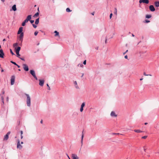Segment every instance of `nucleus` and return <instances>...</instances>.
<instances>
[{
  "instance_id": "64",
  "label": "nucleus",
  "mask_w": 159,
  "mask_h": 159,
  "mask_svg": "<svg viewBox=\"0 0 159 159\" xmlns=\"http://www.w3.org/2000/svg\"><path fill=\"white\" fill-rule=\"evenodd\" d=\"M143 79V78H141V79H140V80H142Z\"/></svg>"
},
{
  "instance_id": "45",
  "label": "nucleus",
  "mask_w": 159,
  "mask_h": 159,
  "mask_svg": "<svg viewBox=\"0 0 159 159\" xmlns=\"http://www.w3.org/2000/svg\"><path fill=\"white\" fill-rule=\"evenodd\" d=\"M20 133L21 134V135H22L23 134V132L22 130H21L20 131Z\"/></svg>"
},
{
  "instance_id": "9",
  "label": "nucleus",
  "mask_w": 159,
  "mask_h": 159,
  "mask_svg": "<svg viewBox=\"0 0 159 159\" xmlns=\"http://www.w3.org/2000/svg\"><path fill=\"white\" fill-rule=\"evenodd\" d=\"M139 2L140 3H143L146 4H148L149 2V1L148 0H139Z\"/></svg>"
},
{
  "instance_id": "50",
  "label": "nucleus",
  "mask_w": 159,
  "mask_h": 159,
  "mask_svg": "<svg viewBox=\"0 0 159 159\" xmlns=\"http://www.w3.org/2000/svg\"><path fill=\"white\" fill-rule=\"evenodd\" d=\"M94 12H93L92 13H91V14L93 16L94 15Z\"/></svg>"
},
{
  "instance_id": "11",
  "label": "nucleus",
  "mask_w": 159,
  "mask_h": 159,
  "mask_svg": "<svg viewBox=\"0 0 159 159\" xmlns=\"http://www.w3.org/2000/svg\"><path fill=\"white\" fill-rule=\"evenodd\" d=\"M17 147L18 148H19L20 149H22V146L20 145V142L19 140H18L17 143Z\"/></svg>"
},
{
  "instance_id": "22",
  "label": "nucleus",
  "mask_w": 159,
  "mask_h": 159,
  "mask_svg": "<svg viewBox=\"0 0 159 159\" xmlns=\"http://www.w3.org/2000/svg\"><path fill=\"white\" fill-rule=\"evenodd\" d=\"M134 131L135 132H137V133H141V132H142V131H141V130H139V129H134Z\"/></svg>"
},
{
  "instance_id": "48",
  "label": "nucleus",
  "mask_w": 159,
  "mask_h": 159,
  "mask_svg": "<svg viewBox=\"0 0 159 159\" xmlns=\"http://www.w3.org/2000/svg\"><path fill=\"white\" fill-rule=\"evenodd\" d=\"M125 59H127V58H128V56H127V55H125Z\"/></svg>"
},
{
  "instance_id": "13",
  "label": "nucleus",
  "mask_w": 159,
  "mask_h": 159,
  "mask_svg": "<svg viewBox=\"0 0 159 159\" xmlns=\"http://www.w3.org/2000/svg\"><path fill=\"white\" fill-rule=\"evenodd\" d=\"M23 29V27H20L19 28V30L17 32V34H21V33H23V32H22Z\"/></svg>"
},
{
  "instance_id": "52",
  "label": "nucleus",
  "mask_w": 159,
  "mask_h": 159,
  "mask_svg": "<svg viewBox=\"0 0 159 159\" xmlns=\"http://www.w3.org/2000/svg\"><path fill=\"white\" fill-rule=\"evenodd\" d=\"M144 146L143 147V148H144V151L145 152H146V149L145 148H144Z\"/></svg>"
},
{
  "instance_id": "36",
  "label": "nucleus",
  "mask_w": 159,
  "mask_h": 159,
  "mask_svg": "<svg viewBox=\"0 0 159 159\" xmlns=\"http://www.w3.org/2000/svg\"><path fill=\"white\" fill-rule=\"evenodd\" d=\"M38 32L37 31H35L34 33V34L35 36H36L38 34Z\"/></svg>"
},
{
  "instance_id": "57",
  "label": "nucleus",
  "mask_w": 159,
  "mask_h": 159,
  "mask_svg": "<svg viewBox=\"0 0 159 159\" xmlns=\"http://www.w3.org/2000/svg\"><path fill=\"white\" fill-rule=\"evenodd\" d=\"M84 75V73H82V75L81 76V77H83Z\"/></svg>"
},
{
  "instance_id": "25",
  "label": "nucleus",
  "mask_w": 159,
  "mask_h": 159,
  "mask_svg": "<svg viewBox=\"0 0 159 159\" xmlns=\"http://www.w3.org/2000/svg\"><path fill=\"white\" fill-rule=\"evenodd\" d=\"M114 13L116 15L117 14V8L115 7L114 8Z\"/></svg>"
},
{
  "instance_id": "61",
  "label": "nucleus",
  "mask_w": 159,
  "mask_h": 159,
  "mask_svg": "<svg viewBox=\"0 0 159 159\" xmlns=\"http://www.w3.org/2000/svg\"><path fill=\"white\" fill-rule=\"evenodd\" d=\"M1 1L2 2H4L5 1V0H1Z\"/></svg>"
},
{
  "instance_id": "16",
  "label": "nucleus",
  "mask_w": 159,
  "mask_h": 159,
  "mask_svg": "<svg viewBox=\"0 0 159 159\" xmlns=\"http://www.w3.org/2000/svg\"><path fill=\"white\" fill-rule=\"evenodd\" d=\"M72 157L73 159H79V157L77 155L74 154H72Z\"/></svg>"
},
{
  "instance_id": "56",
  "label": "nucleus",
  "mask_w": 159,
  "mask_h": 159,
  "mask_svg": "<svg viewBox=\"0 0 159 159\" xmlns=\"http://www.w3.org/2000/svg\"><path fill=\"white\" fill-rule=\"evenodd\" d=\"M1 71L2 72H3L4 71V70H3L2 69H1Z\"/></svg>"
},
{
  "instance_id": "12",
  "label": "nucleus",
  "mask_w": 159,
  "mask_h": 159,
  "mask_svg": "<svg viewBox=\"0 0 159 159\" xmlns=\"http://www.w3.org/2000/svg\"><path fill=\"white\" fill-rule=\"evenodd\" d=\"M39 84L41 86H43L44 82V80H39Z\"/></svg>"
},
{
  "instance_id": "7",
  "label": "nucleus",
  "mask_w": 159,
  "mask_h": 159,
  "mask_svg": "<svg viewBox=\"0 0 159 159\" xmlns=\"http://www.w3.org/2000/svg\"><path fill=\"white\" fill-rule=\"evenodd\" d=\"M5 54L3 52V50L2 49H0V57L3 58Z\"/></svg>"
},
{
  "instance_id": "31",
  "label": "nucleus",
  "mask_w": 159,
  "mask_h": 159,
  "mask_svg": "<svg viewBox=\"0 0 159 159\" xmlns=\"http://www.w3.org/2000/svg\"><path fill=\"white\" fill-rule=\"evenodd\" d=\"M150 22V20H147V19L145 20L144 21L145 23H148L149 22Z\"/></svg>"
},
{
  "instance_id": "6",
  "label": "nucleus",
  "mask_w": 159,
  "mask_h": 159,
  "mask_svg": "<svg viewBox=\"0 0 159 159\" xmlns=\"http://www.w3.org/2000/svg\"><path fill=\"white\" fill-rule=\"evenodd\" d=\"M11 132L10 131H9L7 133L6 135H5L4 136V138L3 139V140H7L8 138H9V135L10 134Z\"/></svg>"
},
{
  "instance_id": "34",
  "label": "nucleus",
  "mask_w": 159,
  "mask_h": 159,
  "mask_svg": "<svg viewBox=\"0 0 159 159\" xmlns=\"http://www.w3.org/2000/svg\"><path fill=\"white\" fill-rule=\"evenodd\" d=\"M47 86L48 87V90H50V87L48 85V84H47Z\"/></svg>"
},
{
  "instance_id": "44",
  "label": "nucleus",
  "mask_w": 159,
  "mask_h": 159,
  "mask_svg": "<svg viewBox=\"0 0 159 159\" xmlns=\"http://www.w3.org/2000/svg\"><path fill=\"white\" fill-rule=\"evenodd\" d=\"M19 58H20L21 60H22V61H25V59L24 58H21V57H20Z\"/></svg>"
},
{
  "instance_id": "8",
  "label": "nucleus",
  "mask_w": 159,
  "mask_h": 159,
  "mask_svg": "<svg viewBox=\"0 0 159 159\" xmlns=\"http://www.w3.org/2000/svg\"><path fill=\"white\" fill-rule=\"evenodd\" d=\"M149 8L150 10L151 11L153 12L155 10V8L153 5H150Z\"/></svg>"
},
{
  "instance_id": "18",
  "label": "nucleus",
  "mask_w": 159,
  "mask_h": 159,
  "mask_svg": "<svg viewBox=\"0 0 159 159\" xmlns=\"http://www.w3.org/2000/svg\"><path fill=\"white\" fill-rule=\"evenodd\" d=\"M154 5L156 7H159V1H156L154 2Z\"/></svg>"
},
{
  "instance_id": "62",
  "label": "nucleus",
  "mask_w": 159,
  "mask_h": 159,
  "mask_svg": "<svg viewBox=\"0 0 159 159\" xmlns=\"http://www.w3.org/2000/svg\"><path fill=\"white\" fill-rule=\"evenodd\" d=\"M132 35L133 37H134L135 36L133 34H132Z\"/></svg>"
},
{
  "instance_id": "30",
  "label": "nucleus",
  "mask_w": 159,
  "mask_h": 159,
  "mask_svg": "<svg viewBox=\"0 0 159 159\" xmlns=\"http://www.w3.org/2000/svg\"><path fill=\"white\" fill-rule=\"evenodd\" d=\"M10 52L12 55H15V54L13 53V52H12V50L11 49H10Z\"/></svg>"
},
{
  "instance_id": "46",
  "label": "nucleus",
  "mask_w": 159,
  "mask_h": 159,
  "mask_svg": "<svg viewBox=\"0 0 159 159\" xmlns=\"http://www.w3.org/2000/svg\"><path fill=\"white\" fill-rule=\"evenodd\" d=\"M128 51V50H127L125 52L123 53V54L125 55L126 52H127Z\"/></svg>"
},
{
  "instance_id": "38",
  "label": "nucleus",
  "mask_w": 159,
  "mask_h": 159,
  "mask_svg": "<svg viewBox=\"0 0 159 159\" xmlns=\"http://www.w3.org/2000/svg\"><path fill=\"white\" fill-rule=\"evenodd\" d=\"M148 136H143L142 138L143 139H146L147 137Z\"/></svg>"
},
{
  "instance_id": "43",
  "label": "nucleus",
  "mask_w": 159,
  "mask_h": 159,
  "mask_svg": "<svg viewBox=\"0 0 159 159\" xmlns=\"http://www.w3.org/2000/svg\"><path fill=\"white\" fill-rule=\"evenodd\" d=\"M112 13H111L110 15V18L111 19L112 16Z\"/></svg>"
},
{
  "instance_id": "14",
  "label": "nucleus",
  "mask_w": 159,
  "mask_h": 159,
  "mask_svg": "<svg viewBox=\"0 0 159 159\" xmlns=\"http://www.w3.org/2000/svg\"><path fill=\"white\" fill-rule=\"evenodd\" d=\"M111 117H116L117 116V115L116 114L114 111H112L111 113Z\"/></svg>"
},
{
  "instance_id": "53",
  "label": "nucleus",
  "mask_w": 159,
  "mask_h": 159,
  "mask_svg": "<svg viewBox=\"0 0 159 159\" xmlns=\"http://www.w3.org/2000/svg\"><path fill=\"white\" fill-rule=\"evenodd\" d=\"M7 102L8 101V97H7Z\"/></svg>"
},
{
  "instance_id": "10",
  "label": "nucleus",
  "mask_w": 159,
  "mask_h": 159,
  "mask_svg": "<svg viewBox=\"0 0 159 159\" xmlns=\"http://www.w3.org/2000/svg\"><path fill=\"white\" fill-rule=\"evenodd\" d=\"M23 68L24 70L26 71H28L29 70V69L27 65L25 64H23Z\"/></svg>"
},
{
  "instance_id": "17",
  "label": "nucleus",
  "mask_w": 159,
  "mask_h": 159,
  "mask_svg": "<svg viewBox=\"0 0 159 159\" xmlns=\"http://www.w3.org/2000/svg\"><path fill=\"white\" fill-rule=\"evenodd\" d=\"M83 131V132H82V136H81V146H82L83 144V139L84 137V134L83 133V131Z\"/></svg>"
},
{
  "instance_id": "41",
  "label": "nucleus",
  "mask_w": 159,
  "mask_h": 159,
  "mask_svg": "<svg viewBox=\"0 0 159 159\" xmlns=\"http://www.w3.org/2000/svg\"><path fill=\"white\" fill-rule=\"evenodd\" d=\"M10 62H11V63H12L13 64H14V65H15V64H16V63L15 62H14V61H10Z\"/></svg>"
},
{
  "instance_id": "49",
  "label": "nucleus",
  "mask_w": 159,
  "mask_h": 159,
  "mask_svg": "<svg viewBox=\"0 0 159 159\" xmlns=\"http://www.w3.org/2000/svg\"><path fill=\"white\" fill-rule=\"evenodd\" d=\"M75 88L77 89H79V87L78 86H77V85H76V86H75Z\"/></svg>"
},
{
  "instance_id": "5",
  "label": "nucleus",
  "mask_w": 159,
  "mask_h": 159,
  "mask_svg": "<svg viewBox=\"0 0 159 159\" xmlns=\"http://www.w3.org/2000/svg\"><path fill=\"white\" fill-rule=\"evenodd\" d=\"M15 76L12 75L11 77V85H13L14 84L15 80Z\"/></svg>"
},
{
  "instance_id": "39",
  "label": "nucleus",
  "mask_w": 159,
  "mask_h": 159,
  "mask_svg": "<svg viewBox=\"0 0 159 159\" xmlns=\"http://www.w3.org/2000/svg\"><path fill=\"white\" fill-rule=\"evenodd\" d=\"M143 75H145V76H148V75H150L151 76H152V75L150 74V75H147L145 72H144Z\"/></svg>"
},
{
  "instance_id": "35",
  "label": "nucleus",
  "mask_w": 159,
  "mask_h": 159,
  "mask_svg": "<svg viewBox=\"0 0 159 159\" xmlns=\"http://www.w3.org/2000/svg\"><path fill=\"white\" fill-rule=\"evenodd\" d=\"M32 25L33 27L34 28H36L37 27V26L34 24H32Z\"/></svg>"
},
{
  "instance_id": "42",
  "label": "nucleus",
  "mask_w": 159,
  "mask_h": 159,
  "mask_svg": "<svg viewBox=\"0 0 159 159\" xmlns=\"http://www.w3.org/2000/svg\"><path fill=\"white\" fill-rule=\"evenodd\" d=\"M86 60H85L84 61H83V64H84V65H86Z\"/></svg>"
},
{
  "instance_id": "28",
  "label": "nucleus",
  "mask_w": 159,
  "mask_h": 159,
  "mask_svg": "<svg viewBox=\"0 0 159 159\" xmlns=\"http://www.w3.org/2000/svg\"><path fill=\"white\" fill-rule=\"evenodd\" d=\"M85 103L84 102H83V103H82V104H81V107H84L85 106Z\"/></svg>"
},
{
  "instance_id": "32",
  "label": "nucleus",
  "mask_w": 159,
  "mask_h": 159,
  "mask_svg": "<svg viewBox=\"0 0 159 159\" xmlns=\"http://www.w3.org/2000/svg\"><path fill=\"white\" fill-rule=\"evenodd\" d=\"M18 45V44L17 43H16L13 44V46L14 47H16Z\"/></svg>"
},
{
  "instance_id": "29",
  "label": "nucleus",
  "mask_w": 159,
  "mask_h": 159,
  "mask_svg": "<svg viewBox=\"0 0 159 159\" xmlns=\"http://www.w3.org/2000/svg\"><path fill=\"white\" fill-rule=\"evenodd\" d=\"M1 98L2 103H3V104H4V98L3 97V96H1Z\"/></svg>"
},
{
  "instance_id": "1",
  "label": "nucleus",
  "mask_w": 159,
  "mask_h": 159,
  "mask_svg": "<svg viewBox=\"0 0 159 159\" xmlns=\"http://www.w3.org/2000/svg\"><path fill=\"white\" fill-rule=\"evenodd\" d=\"M31 15H29L27 17L25 20L22 23L21 25L22 26H25L26 25V23L31 19Z\"/></svg>"
},
{
  "instance_id": "2",
  "label": "nucleus",
  "mask_w": 159,
  "mask_h": 159,
  "mask_svg": "<svg viewBox=\"0 0 159 159\" xmlns=\"http://www.w3.org/2000/svg\"><path fill=\"white\" fill-rule=\"evenodd\" d=\"M25 95L27 97L26 103L27 106L30 107L31 105L30 98L29 94H25Z\"/></svg>"
},
{
  "instance_id": "63",
  "label": "nucleus",
  "mask_w": 159,
  "mask_h": 159,
  "mask_svg": "<svg viewBox=\"0 0 159 159\" xmlns=\"http://www.w3.org/2000/svg\"><path fill=\"white\" fill-rule=\"evenodd\" d=\"M6 40V39H3V41H5Z\"/></svg>"
},
{
  "instance_id": "15",
  "label": "nucleus",
  "mask_w": 159,
  "mask_h": 159,
  "mask_svg": "<svg viewBox=\"0 0 159 159\" xmlns=\"http://www.w3.org/2000/svg\"><path fill=\"white\" fill-rule=\"evenodd\" d=\"M16 5L15 4L12 6L11 9L10 10V11H16Z\"/></svg>"
},
{
  "instance_id": "58",
  "label": "nucleus",
  "mask_w": 159,
  "mask_h": 159,
  "mask_svg": "<svg viewBox=\"0 0 159 159\" xmlns=\"http://www.w3.org/2000/svg\"><path fill=\"white\" fill-rule=\"evenodd\" d=\"M17 66V67H18V68H20V66L18 65Z\"/></svg>"
},
{
  "instance_id": "20",
  "label": "nucleus",
  "mask_w": 159,
  "mask_h": 159,
  "mask_svg": "<svg viewBox=\"0 0 159 159\" xmlns=\"http://www.w3.org/2000/svg\"><path fill=\"white\" fill-rule=\"evenodd\" d=\"M39 18H38L37 19L35 22V23L36 25H37L39 24Z\"/></svg>"
},
{
  "instance_id": "21",
  "label": "nucleus",
  "mask_w": 159,
  "mask_h": 159,
  "mask_svg": "<svg viewBox=\"0 0 159 159\" xmlns=\"http://www.w3.org/2000/svg\"><path fill=\"white\" fill-rule=\"evenodd\" d=\"M54 33H55V36H57L59 35V33L57 31L55 30L54 32Z\"/></svg>"
},
{
  "instance_id": "33",
  "label": "nucleus",
  "mask_w": 159,
  "mask_h": 159,
  "mask_svg": "<svg viewBox=\"0 0 159 159\" xmlns=\"http://www.w3.org/2000/svg\"><path fill=\"white\" fill-rule=\"evenodd\" d=\"M78 66H80L81 67H82L83 66V65L82 64H78Z\"/></svg>"
},
{
  "instance_id": "26",
  "label": "nucleus",
  "mask_w": 159,
  "mask_h": 159,
  "mask_svg": "<svg viewBox=\"0 0 159 159\" xmlns=\"http://www.w3.org/2000/svg\"><path fill=\"white\" fill-rule=\"evenodd\" d=\"M66 11L67 12H70L71 11V10H70V9L69 8H67L66 9Z\"/></svg>"
},
{
  "instance_id": "55",
  "label": "nucleus",
  "mask_w": 159,
  "mask_h": 159,
  "mask_svg": "<svg viewBox=\"0 0 159 159\" xmlns=\"http://www.w3.org/2000/svg\"><path fill=\"white\" fill-rule=\"evenodd\" d=\"M40 123L42 124L43 123V120H42L41 121H40Z\"/></svg>"
},
{
  "instance_id": "4",
  "label": "nucleus",
  "mask_w": 159,
  "mask_h": 159,
  "mask_svg": "<svg viewBox=\"0 0 159 159\" xmlns=\"http://www.w3.org/2000/svg\"><path fill=\"white\" fill-rule=\"evenodd\" d=\"M24 37V33H21L20 34V35L18 37V39L19 41H20L21 43H22Z\"/></svg>"
},
{
  "instance_id": "47",
  "label": "nucleus",
  "mask_w": 159,
  "mask_h": 159,
  "mask_svg": "<svg viewBox=\"0 0 159 159\" xmlns=\"http://www.w3.org/2000/svg\"><path fill=\"white\" fill-rule=\"evenodd\" d=\"M74 83L75 84L77 85V83L76 81H74Z\"/></svg>"
},
{
  "instance_id": "59",
  "label": "nucleus",
  "mask_w": 159,
  "mask_h": 159,
  "mask_svg": "<svg viewBox=\"0 0 159 159\" xmlns=\"http://www.w3.org/2000/svg\"><path fill=\"white\" fill-rule=\"evenodd\" d=\"M5 93V92L4 91H3L2 92V93L3 94H4Z\"/></svg>"
},
{
  "instance_id": "54",
  "label": "nucleus",
  "mask_w": 159,
  "mask_h": 159,
  "mask_svg": "<svg viewBox=\"0 0 159 159\" xmlns=\"http://www.w3.org/2000/svg\"><path fill=\"white\" fill-rule=\"evenodd\" d=\"M107 43V38L106 39V40L105 41V43Z\"/></svg>"
},
{
  "instance_id": "60",
  "label": "nucleus",
  "mask_w": 159,
  "mask_h": 159,
  "mask_svg": "<svg viewBox=\"0 0 159 159\" xmlns=\"http://www.w3.org/2000/svg\"><path fill=\"white\" fill-rule=\"evenodd\" d=\"M23 136L22 135H21V139H22L23 138Z\"/></svg>"
},
{
  "instance_id": "27",
  "label": "nucleus",
  "mask_w": 159,
  "mask_h": 159,
  "mask_svg": "<svg viewBox=\"0 0 159 159\" xmlns=\"http://www.w3.org/2000/svg\"><path fill=\"white\" fill-rule=\"evenodd\" d=\"M16 53L17 55V57L19 58L20 56V55L19 54V52H16Z\"/></svg>"
},
{
  "instance_id": "19",
  "label": "nucleus",
  "mask_w": 159,
  "mask_h": 159,
  "mask_svg": "<svg viewBox=\"0 0 159 159\" xmlns=\"http://www.w3.org/2000/svg\"><path fill=\"white\" fill-rule=\"evenodd\" d=\"M21 49L20 47H18L16 48L15 49L16 52H19Z\"/></svg>"
},
{
  "instance_id": "23",
  "label": "nucleus",
  "mask_w": 159,
  "mask_h": 159,
  "mask_svg": "<svg viewBox=\"0 0 159 159\" xmlns=\"http://www.w3.org/2000/svg\"><path fill=\"white\" fill-rule=\"evenodd\" d=\"M39 12H37V13H36L33 16V17H37L38 16H39Z\"/></svg>"
},
{
  "instance_id": "40",
  "label": "nucleus",
  "mask_w": 159,
  "mask_h": 159,
  "mask_svg": "<svg viewBox=\"0 0 159 159\" xmlns=\"http://www.w3.org/2000/svg\"><path fill=\"white\" fill-rule=\"evenodd\" d=\"M30 23L31 24H33V23L34 22V20H30Z\"/></svg>"
},
{
  "instance_id": "24",
  "label": "nucleus",
  "mask_w": 159,
  "mask_h": 159,
  "mask_svg": "<svg viewBox=\"0 0 159 159\" xmlns=\"http://www.w3.org/2000/svg\"><path fill=\"white\" fill-rule=\"evenodd\" d=\"M151 17H152V16L150 15H146V16H145L146 18H148V19H149V18H150Z\"/></svg>"
},
{
  "instance_id": "37",
  "label": "nucleus",
  "mask_w": 159,
  "mask_h": 159,
  "mask_svg": "<svg viewBox=\"0 0 159 159\" xmlns=\"http://www.w3.org/2000/svg\"><path fill=\"white\" fill-rule=\"evenodd\" d=\"M83 107H81L80 108V112H82L83 111Z\"/></svg>"
},
{
  "instance_id": "3",
  "label": "nucleus",
  "mask_w": 159,
  "mask_h": 159,
  "mask_svg": "<svg viewBox=\"0 0 159 159\" xmlns=\"http://www.w3.org/2000/svg\"><path fill=\"white\" fill-rule=\"evenodd\" d=\"M30 74L33 76L34 78L36 80H38V78L36 77L35 71L33 70H30Z\"/></svg>"
},
{
  "instance_id": "51",
  "label": "nucleus",
  "mask_w": 159,
  "mask_h": 159,
  "mask_svg": "<svg viewBox=\"0 0 159 159\" xmlns=\"http://www.w3.org/2000/svg\"><path fill=\"white\" fill-rule=\"evenodd\" d=\"M98 47L95 48V49L97 50H98Z\"/></svg>"
}]
</instances>
